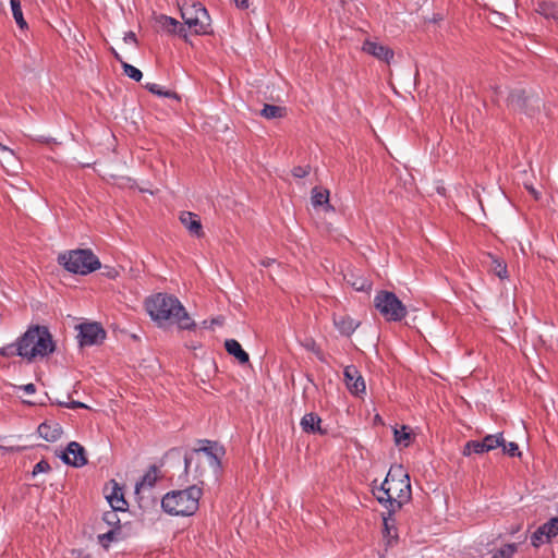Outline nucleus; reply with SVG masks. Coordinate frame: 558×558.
Wrapping results in <instances>:
<instances>
[{
    "label": "nucleus",
    "instance_id": "nucleus-1",
    "mask_svg": "<svg viewBox=\"0 0 558 558\" xmlns=\"http://www.w3.org/2000/svg\"><path fill=\"white\" fill-rule=\"evenodd\" d=\"M146 311L153 320L175 324L182 330H192L196 327L182 303L173 295L157 293L145 302Z\"/></svg>",
    "mask_w": 558,
    "mask_h": 558
},
{
    "label": "nucleus",
    "instance_id": "nucleus-2",
    "mask_svg": "<svg viewBox=\"0 0 558 558\" xmlns=\"http://www.w3.org/2000/svg\"><path fill=\"white\" fill-rule=\"evenodd\" d=\"M380 504H388L389 510H399L411 498V484L407 471L400 464L392 465L381 486L375 492Z\"/></svg>",
    "mask_w": 558,
    "mask_h": 558
},
{
    "label": "nucleus",
    "instance_id": "nucleus-3",
    "mask_svg": "<svg viewBox=\"0 0 558 558\" xmlns=\"http://www.w3.org/2000/svg\"><path fill=\"white\" fill-rule=\"evenodd\" d=\"M225 453L226 451L222 446L209 440H203L201 447L193 449L184 456L186 476H192V482L202 484L203 471H198V466L207 464L214 473H217Z\"/></svg>",
    "mask_w": 558,
    "mask_h": 558
},
{
    "label": "nucleus",
    "instance_id": "nucleus-4",
    "mask_svg": "<svg viewBox=\"0 0 558 558\" xmlns=\"http://www.w3.org/2000/svg\"><path fill=\"white\" fill-rule=\"evenodd\" d=\"M17 355L32 361L54 350L52 337L46 327L29 328L15 343Z\"/></svg>",
    "mask_w": 558,
    "mask_h": 558
},
{
    "label": "nucleus",
    "instance_id": "nucleus-5",
    "mask_svg": "<svg viewBox=\"0 0 558 558\" xmlns=\"http://www.w3.org/2000/svg\"><path fill=\"white\" fill-rule=\"evenodd\" d=\"M201 496L202 488L193 484L185 489L166 494L161 500V507L171 515L189 517L197 511Z\"/></svg>",
    "mask_w": 558,
    "mask_h": 558
},
{
    "label": "nucleus",
    "instance_id": "nucleus-6",
    "mask_svg": "<svg viewBox=\"0 0 558 558\" xmlns=\"http://www.w3.org/2000/svg\"><path fill=\"white\" fill-rule=\"evenodd\" d=\"M58 262L68 271L88 275L100 268L98 257L90 250H73L58 256Z\"/></svg>",
    "mask_w": 558,
    "mask_h": 558
},
{
    "label": "nucleus",
    "instance_id": "nucleus-7",
    "mask_svg": "<svg viewBox=\"0 0 558 558\" xmlns=\"http://www.w3.org/2000/svg\"><path fill=\"white\" fill-rule=\"evenodd\" d=\"M180 11L184 24L194 34L206 35L211 33L210 16L202 3L194 0H182Z\"/></svg>",
    "mask_w": 558,
    "mask_h": 558
},
{
    "label": "nucleus",
    "instance_id": "nucleus-8",
    "mask_svg": "<svg viewBox=\"0 0 558 558\" xmlns=\"http://www.w3.org/2000/svg\"><path fill=\"white\" fill-rule=\"evenodd\" d=\"M374 305L389 322H399L407 315V307L392 292H378L374 299Z\"/></svg>",
    "mask_w": 558,
    "mask_h": 558
},
{
    "label": "nucleus",
    "instance_id": "nucleus-9",
    "mask_svg": "<svg viewBox=\"0 0 558 558\" xmlns=\"http://www.w3.org/2000/svg\"><path fill=\"white\" fill-rule=\"evenodd\" d=\"M106 332L100 325L82 324L80 326V344L81 345H94L101 342L105 339Z\"/></svg>",
    "mask_w": 558,
    "mask_h": 558
},
{
    "label": "nucleus",
    "instance_id": "nucleus-10",
    "mask_svg": "<svg viewBox=\"0 0 558 558\" xmlns=\"http://www.w3.org/2000/svg\"><path fill=\"white\" fill-rule=\"evenodd\" d=\"M558 535V517L550 519L548 522L541 525L531 536V542L534 547H539L544 543L550 542L551 538Z\"/></svg>",
    "mask_w": 558,
    "mask_h": 558
},
{
    "label": "nucleus",
    "instance_id": "nucleus-11",
    "mask_svg": "<svg viewBox=\"0 0 558 558\" xmlns=\"http://www.w3.org/2000/svg\"><path fill=\"white\" fill-rule=\"evenodd\" d=\"M60 457L64 463L74 468H81L87 463L85 449L76 441H71Z\"/></svg>",
    "mask_w": 558,
    "mask_h": 558
},
{
    "label": "nucleus",
    "instance_id": "nucleus-12",
    "mask_svg": "<svg viewBox=\"0 0 558 558\" xmlns=\"http://www.w3.org/2000/svg\"><path fill=\"white\" fill-rule=\"evenodd\" d=\"M362 51L386 63H390L395 56L392 49L373 39H366L363 43Z\"/></svg>",
    "mask_w": 558,
    "mask_h": 558
},
{
    "label": "nucleus",
    "instance_id": "nucleus-13",
    "mask_svg": "<svg viewBox=\"0 0 558 558\" xmlns=\"http://www.w3.org/2000/svg\"><path fill=\"white\" fill-rule=\"evenodd\" d=\"M344 383L349 391L353 395L364 393L366 386L365 381L354 365H349L344 368Z\"/></svg>",
    "mask_w": 558,
    "mask_h": 558
},
{
    "label": "nucleus",
    "instance_id": "nucleus-14",
    "mask_svg": "<svg viewBox=\"0 0 558 558\" xmlns=\"http://www.w3.org/2000/svg\"><path fill=\"white\" fill-rule=\"evenodd\" d=\"M180 221L191 235L201 238L204 234L201 219L196 214L191 211H183L180 215Z\"/></svg>",
    "mask_w": 558,
    "mask_h": 558
},
{
    "label": "nucleus",
    "instance_id": "nucleus-15",
    "mask_svg": "<svg viewBox=\"0 0 558 558\" xmlns=\"http://www.w3.org/2000/svg\"><path fill=\"white\" fill-rule=\"evenodd\" d=\"M156 23L159 28L169 33V34H178L184 38H186L185 28L180 25L179 21L173 17L167 15H159L156 19Z\"/></svg>",
    "mask_w": 558,
    "mask_h": 558
},
{
    "label": "nucleus",
    "instance_id": "nucleus-16",
    "mask_svg": "<svg viewBox=\"0 0 558 558\" xmlns=\"http://www.w3.org/2000/svg\"><path fill=\"white\" fill-rule=\"evenodd\" d=\"M333 325L343 336L349 337L360 326V322L343 314L333 316Z\"/></svg>",
    "mask_w": 558,
    "mask_h": 558
},
{
    "label": "nucleus",
    "instance_id": "nucleus-17",
    "mask_svg": "<svg viewBox=\"0 0 558 558\" xmlns=\"http://www.w3.org/2000/svg\"><path fill=\"white\" fill-rule=\"evenodd\" d=\"M322 420L316 413H307L301 420V427L305 433L325 435L327 432L320 426Z\"/></svg>",
    "mask_w": 558,
    "mask_h": 558
},
{
    "label": "nucleus",
    "instance_id": "nucleus-18",
    "mask_svg": "<svg viewBox=\"0 0 558 558\" xmlns=\"http://www.w3.org/2000/svg\"><path fill=\"white\" fill-rule=\"evenodd\" d=\"M38 434L47 441H57L62 435V428L58 423L45 422L38 426Z\"/></svg>",
    "mask_w": 558,
    "mask_h": 558
},
{
    "label": "nucleus",
    "instance_id": "nucleus-19",
    "mask_svg": "<svg viewBox=\"0 0 558 558\" xmlns=\"http://www.w3.org/2000/svg\"><path fill=\"white\" fill-rule=\"evenodd\" d=\"M158 478H159L158 469L155 465L150 466L149 470L142 477L141 482H138L135 485V493L140 494L142 490L153 488Z\"/></svg>",
    "mask_w": 558,
    "mask_h": 558
},
{
    "label": "nucleus",
    "instance_id": "nucleus-20",
    "mask_svg": "<svg viewBox=\"0 0 558 558\" xmlns=\"http://www.w3.org/2000/svg\"><path fill=\"white\" fill-rule=\"evenodd\" d=\"M226 351L233 355L240 364H246L250 361L248 354L242 349L239 341L234 339H228L225 342Z\"/></svg>",
    "mask_w": 558,
    "mask_h": 558
},
{
    "label": "nucleus",
    "instance_id": "nucleus-21",
    "mask_svg": "<svg viewBox=\"0 0 558 558\" xmlns=\"http://www.w3.org/2000/svg\"><path fill=\"white\" fill-rule=\"evenodd\" d=\"M107 500L110 504L111 508L114 511H125L128 507V502L124 499V495L122 489L114 484L112 492L107 495Z\"/></svg>",
    "mask_w": 558,
    "mask_h": 558
},
{
    "label": "nucleus",
    "instance_id": "nucleus-22",
    "mask_svg": "<svg viewBox=\"0 0 558 558\" xmlns=\"http://www.w3.org/2000/svg\"><path fill=\"white\" fill-rule=\"evenodd\" d=\"M344 279L356 291H368L372 288V282L367 278L353 272L344 275Z\"/></svg>",
    "mask_w": 558,
    "mask_h": 558
},
{
    "label": "nucleus",
    "instance_id": "nucleus-23",
    "mask_svg": "<svg viewBox=\"0 0 558 558\" xmlns=\"http://www.w3.org/2000/svg\"><path fill=\"white\" fill-rule=\"evenodd\" d=\"M312 204L314 207L326 206V209H333L329 204V191L314 187L312 190Z\"/></svg>",
    "mask_w": 558,
    "mask_h": 558
},
{
    "label": "nucleus",
    "instance_id": "nucleus-24",
    "mask_svg": "<svg viewBox=\"0 0 558 558\" xmlns=\"http://www.w3.org/2000/svg\"><path fill=\"white\" fill-rule=\"evenodd\" d=\"M395 442L397 446L409 447L412 441V433L409 426L402 425L393 429Z\"/></svg>",
    "mask_w": 558,
    "mask_h": 558
},
{
    "label": "nucleus",
    "instance_id": "nucleus-25",
    "mask_svg": "<svg viewBox=\"0 0 558 558\" xmlns=\"http://www.w3.org/2000/svg\"><path fill=\"white\" fill-rule=\"evenodd\" d=\"M260 114L267 120L281 119L287 116V109L286 107L266 104Z\"/></svg>",
    "mask_w": 558,
    "mask_h": 558
},
{
    "label": "nucleus",
    "instance_id": "nucleus-26",
    "mask_svg": "<svg viewBox=\"0 0 558 558\" xmlns=\"http://www.w3.org/2000/svg\"><path fill=\"white\" fill-rule=\"evenodd\" d=\"M536 12L546 19L558 20V3L542 1L537 4Z\"/></svg>",
    "mask_w": 558,
    "mask_h": 558
},
{
    "label": "nucleus",
    "instance_id": "nucleus-27",
    "mask_svg": "<svg viewBox=\"0 0 558 558\" xmlns=\"http://www.w3.org/2000/svg\"><path fill=\"white\" fill-rule=\"evenodd\" d=\"M527 97L523 89H514L508 97L509 105L514 109H523Z\"/></svg>",
    "mask_w": 558,
    "mask_h": 558
},
{
    "label": "nucleus",
    "instance_id": "nucleus-28",
    "mask_svg": "<svg viewBox=\"0 0 558 558\" xmlns=\"http://www.w3.org/2000/svg\"><path fill=\"white\" fill-rule=\"evenodd\" d=\"M486 452L492 451L504 445V435L501 433L495 435H487L483 439Z\"/></svg>",
    "mask_w": 558,
    "mask_h": 558
},
{
    "label": "nucleus",
    "instance_id": "nucleus-29",
    "mask_svg": "<svg viewBox=\"0 0 558 558\" xmlns=\"http://www.w3.org/2000/svg\"><path fill=\"white\" fill-rule=\"evenodd\" d=\"M485 447L483 440H470L465 444L463 448V454L470 456L471 453H485Z\"/></svg>",
    "mask_w": 558,
    "mask_h": 558
},
{
    "label": "nucleus",
    "instance_id": "nucleus-30",
    "mask_svg": "<svg viewBox=\"0 0 558 558\" xmlns=\"http://www.w3.org/2000/svg\"><path fill=\"white\" fill-rule=\"evenodd\" d=\"M11 9L16 24L20 26V28H25L27 24L23 17L20 0H11Z\"/></svg>",
    "mask_w": 558,
    "mask_h": 558
},
{
    "label": "nucleus",
    "instance_id": "nucleus-31",
    "mask_svg": "<svg viewBox=\"0 0 558 558\" xmlns=\"http://www.w3.org/2000/svg\"><path fill=\"white\" fill-rule=\"evenodd\" d=\"M488 257L492 259L490 270L499 278H505L507 276L506 265L493 255H488Z\"/></svg>",
    "mask_w": 558,
    "mask_h": 558
},
{
    "label": "nucleus",
    "instance_id": "nucleus-32",
    "mask_svg": "<svg viewBox=\"0 0 558 558\" xmlns=\"http://www.w3.org/2000/svg\"><path fill=\"white\" fill-rule=\"evenodd\" d=\"M150 93L155 94V95H158V96H163V97H169V98H178L177 94L173 93V92H170V90H163L162 87L158 84H155V83H147L146 86H145Z\"/></svg>",
    "mask_w": 558,
    "mask_h": 558
},
{
    "label": "nucleus",
    "instance_id": "nucleus-33",
    "mask_svg": "<svg viewBox=\"0 0 558 558\" xmlns=\"http://www.w3.org/2000/svg\"><path fill=\"white\" fill-rule=\"evenodd\" d=\"M518 547L515 544H506L492 558H511L517 551Z\"/></svg>",
    "mask_w": 558,
    "mask_h": 558
},
{
    "label": "nucleus",
    "instance_id": "nucleus-34",
    "mask_svg": "<svg viewBox=\"0 0 558 558\" xmlns=\"http://www.w3.org/2000/svg\"><path fill=\"white\" fill-rule=\"evenodd\" d=\"M122 68H123L124 74L136 82H140L141 78L143 77L142 72L137 68H135L126 62H122Z\"/></svg>",
    "mask_w": 558,
    "mask_h": 558
},
{
    "label": "nucleus",
    "instance_id": "nucleus-35",
    "mask_svg": "<svg viewBox=\"0 0 558 558\" xmlns=\"http://www.w3.org/2000/svg\"><path fill=\"white\" fill-rule=\"evenodd\" d=\"M502 451L510 457H520L521 451L519 450V446L515 442H506L504 439V445H501Z\"/></svg>",
    "mask_w": 558,
    "mask_h": 558
},
{
    "label": "nucleus",
    "instance_id": "nucleus-36",
    "mask_svg": "<svg viewBox=\"0 0 558 558\" xmlns=\"http://www.w3.org/2000/svg\"><path fill=\"white\" fill-rule=\"evenodd\" d=\"M50 471V465L47 461L41 460L35 464L33 469V475H37L39 473H46Z\"/></svg>",
    "mask_w": 558,
    "mask_h": 558
},
{
    "label": "nucleus",
    "instance_id": "nucleus-37",
    "mask_svg": "<svg viewBox=\"0 0 558 558\" xmlns=\"http://www.w3.org/2000/svg\"><path fill=\"white\" fill-rule=\"evenodd\" d=\"M292 173L295 178H304L310 173V169L308 167H295Z\"/></svg>",
    "mask_w": 558,
    "mask_h": 558
},
{
    "label": "nucleus",
    "instance_id": "nucleus-38",
    "mask_svg": "<svg viewBox=\"0 0 558 558\" xmlns=\"http://www.w3.org/2000/svg\"><path fill=\"white\" fill-rule=\"evenodd\" d=\"M104 520L109 524L118 522V518L114 511L106 512L104 515Z\"/></svg>",
    "mask_w": 558,
    "mask_h": 558
},
{
    "label": "nucleus",
    "instance_id": "nucleus-39",
    "mask_svg": "<svg viewBox=\"0 0 558 558\" xmlns=\"http://www.w3.org/2000/svg\"><path fill=\"white\" fill-rule=\"evenodd\" d=\"M99 538L101 542H105V541L112 542L116 539V532L109 531V532L102 534Z\"/></svg>",
    "mask_w": 558,
    "mask_h": 558
},
{
    "label": "nucleus",
    "instance_id": "nucleus-40",
    "mask_svg": "<svg viewBox=\"0 0 558 558\" xmlns=\"http://www.w3.org/2000/svg\"><path fill=\"white\" fill-rule=\"evenodd\" d=\"M25 393L32 395L35 392L36 388L34 384H27L20 387Z\"/></svg>",
    "mask_w": 558,
    "mask_h": 558
},
{
    "label": "nucleus",
    "instance_id": "nucleus-41",
    "mask_svg": "<svg viewBox=\"0 0 558 558\" xmlns=\"http://www.w3.org/2000/svg\"><path fill=\"white\" fill-rule=\"evenodd\" d=\"M123 40L129 44V43H136V36L133 32H128L125 35H124V38Z\"/></svg>",
    "mask_w": 558,
    "mask_h": 558
},
{
    "label": "nucleus",
    "instance_id": "nucleus-42",
    "mask_svg": "<svg viewBox=\"0 0 558 558\" xmlns=\"http://www.w3.org/2000/svg\"><path fill=\"white\" fill-rule=\"evenodd\" d=\"M233 2L240 9H247L248 8V0H233Z\"/></svg>",
    "mask_w": 558,
    "mask_h": 558
},
{
    "label": "nucleus",
    "instance_id": "nucleus-43",
    "mask_svg": "<svg viewBox=\"0 0 558 558\" xmlns=\"http://www.w3.org/2000/svg\"><path fill=\"white\" fill-rule=\"evenodd\" d=\"M68 408L75 409V408H87L84 403L80 401H72L71 403L66 404Z\"/></svg>",
    "mask_w": 558,
    "mask_h": 558
},
{
    "label": "nucleus",
    "instance_id": "nucleus-44",
    "mask_svg": "<svg viewBox=\"0 0 558 558\" xmlns=\"http://www.w3.org/2000/svg\"><path fill=\"white\" fill-rule=\"evenodd\" d=\"M275 263V259L272 258H264L262 259L260 264L264 266V267H269L271 264Z\"/></svg>",
    "mask_w": 558,
    "mask_h": 558
},
{
    "label": "nucleus",
    "instance_id": "nucleus-45",
    "mask_svg": "<svg viewBox=\"0 0 558 558\" xmlns=\"http://www.w3.org/2000/svg\"><path fill=\"white\" fill-rule=\"evenodd\" d=\"M13 347H14V345H11V347H8V348H3V349L1 350V354H2L3 356L8 355V354H9V352H8V351H9L10 349H12Z\"/></svg>",
    "mask_w": 558,
    "mask_h": 558
},
{
    "label": "nucleus",
    "instance_id": "nucleus-46",
    "mask_svg": "<svg viewBox=\"0 0 558 558\" xmlns=\"http://www.w3.org/2000/svg\"><path fill=\"white\" fill-rule=\"evenodd\" d=\"M11 449L10 448H7V447H3V446H0V454H4L7 453L8 451H10Z\"/></svg>",
    "mask_w": 558,
    "mask_h": 558
},
{
    "label": "nucleus",
    "instance_id": "nucleus-47",
    "mask_svg": "<svg viewBox=\"0 0 558 558\" xmlns=\"http://www.w3.org/2000/svg\"><path fill=\"white\" fill-rule=\"evenodd\" d=\"M529 190H530L531 194H533V196H534L535 198H537V197H538L537 192H536L533 187H529Z\"/></svg>",
    "mask_w": 558,
    "mask_h": 558
},
{
    "label": "nucleus",
    "instance_id": "nucleus-48",
    "mask_svg": "<svg viewBox=\"0 0 558 558\" xmlns=\"http://www.w3.org/2000/svg\"><path fill=\"white\" fill-rule=\"evenodd\" d=\"M3 153L8 154L9 156H13L12 151L7 149L5 147L2 148Z\"/></svg>",
    "mask_w": 558,
    "mask_h": 558
},
{
    "label": "nucleus",
    "instance_id": "nucleus-49",
    "mask_svg": "<svg viewBox=\"0 0 558 558\" xmlns=\"http://www.w3.org/2000/svg\"><path fill=\"white\" fill-rule=\"evenodd\" d=\"M206 465L207 464H203V465L198 466V471H203V475L205 474Z\"/></svg>",
    "mask_w": 558,
    "mask_h": 558
},
{
    "label": "nucleus",
    "instance_id": "nucleus-50",
    "mask_svg": "<svg viewBox=\"0 0 558 558\" xmlns=\"http://www.w3.org/2000/svg\"><path fill=\"white\" fill-rule=\"evenodd\" d=\"M113 53H114L116 59L122 63L123 61H122L121 57L116 51H113Z\"/></svg>",
    "mask_w": 558,
    "mask_h": 558
},
{
    "label": "nucleus",
    "instance_id": "nucleus-51",
    "mask_svg": "<svg viewBox=\"0 0 558 558\" xmlns=\"http://www.w3.org/2000/svg\"><path fill=\"white\" fill-rule=\"evenodd\" d=\"M385 526H386V530H388V523L386 520H385Z\"/></svg>",
    "mask_w": 558,
    "mask_h": 558
}]
</instances>
